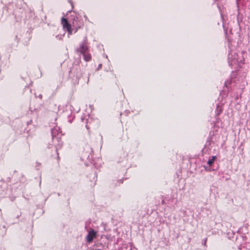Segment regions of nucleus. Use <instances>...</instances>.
<instances>
[{"instance_id":"nucleus-1","label":"nucleus","mask_w":250,"mask_h":250,"mask_svg":"<svg viewBox=\"0 0 250 250\" xmlns=\"http://www.w3.org/2000/svg\"><path fill=\"white\" fill-rule=\"evenodd\" d=\"M61 24L63 29L66 30L69 34H72V30L71 24L68 22V20L63 17L61 20Z\"/></svg>"},{"instance_id":"nucleus-7","label":"nucleus","mask_w":250,"mask_h":250,"mask_svg":"<svg viewBox=\"0 0 250 250\" xmlns=\"http://www.w3.org/2000/svg\"><path fill=\"white\" fill-rule=\"evenodd\" d=\"M86 128H87V129L88 130V132H89L90 131H89V127L86 125Z\"/></svg>"},{"instance_id":"nucleus-5","label":"nucleus","mask_w":250,"mask_h":250,"mask_svg":"<svg viewBox=\"0 0 250 250\" xmlns=\"http://www.w3.org/2000/svg\"><path fill=\"white\" fill-rule=\"evenodd\" d=\"M216 159V157L215 156H212L211 158L209 159L208 162V164L209 166H211L214 163L215 160Z\"/></svg>"},{"instance_id":"nucleus-3","label":"nucleus","mask_w":250,"mask_h":250,"mask_svg":"<svg viewBox=\"0 0 250 250\" xmlns=\"http://www.w3.org/2000/svg\"><path fill=\"white\" fill-rule=\"evenodd\" d=\"M88 46L87 45V43L85 42H83L81 43L80 46L79 48L78 49V51L80 52L82 54H83L87 52L88 50Z\"/></svg>"},{"instance_id":"nucleus-6","label":"nucleus","mask_w":250,"mask_h":250,"mask_svg":"<svg viewBox=\"0 0 250 250\" xmlns=\"http://www.w3.org/2000/svg\"><path fill=\"white\" fill-rule=\"evenodd\" d=\"M83 25V24H80L76 25V24H75L74 21L73 22V26L76 28L77 30H78L79 29H80L81 28H82Z\"/></svg>"},{"instance_id":"nucleus-2","label":"nucleus","mask_w":250,"mask_h":250,"mask_svg":"<svg viewBox=\"0 0 250 250\" xmlns=\"http://www.w3.org/2000/svg\"><path fill=\"white\" fill-rule=\"evenodd\" d=\"M96 234L97 232L93 229H92L91 230L89 231L86 236L87 242L89 243H92L93 239L96 238Z\"/></svg>"},{"instance_id":"nucleus-4","label":"nucleus","mask_w":250,"mask_h":250,"mask_svg":"<svg viewBox=\"0 0 250 250\" xmlns=\"http://www.w3.org/2000/svg\"><path fill=\"white\" fill-rule=\"evenodd\" d=\"M83 54V56L84 60L85 61L89 62L91 60V58H92L91 56L89 53H87V52L86 53H84Z\"/></svg>"}]
</instances>
